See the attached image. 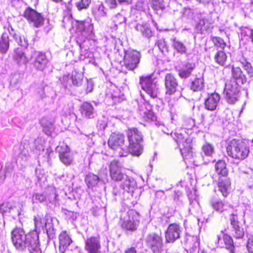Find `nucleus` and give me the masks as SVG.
Returning <instances> with one entry per match:
<instances>
[{"mask_svg": "<svg viewBox=\"0 0 253 253\" xmlns=\"http://www.w3.org/2000/svg\"><path fill=\"white\" fill-rule=\"evenodd\" d=\"M223 240L225 245V248L230 253H235V246L232 238L228 234L224 233L223 235Z\"/></svg>", "mask_w": 253, "mask_h": 253, "instance_id": "nucleus-30", "label": "nucleus"}, {"mask_svg": "<svg viewBox=\"0 0 253 253\" xmlns=\"http://www.w3.org/2000/svg\"><path fill=\"white\" fill-rule=\"evenodd\" d=\"M210 116H211V117L213 118V119H214V118H215V115H213V114H211V115H210Z\"/></svg>", "mask_w": 253, "mask_h": 253, "instance_id": "nucleus-58", "label": "nucleus"}, {"mask_svg": "<svg viewBox=\"0 0 253 253\" xmlns=\"http://www.w3.org/2000/svg\"><path fill=\"white\" fill-rule=\"evenodd\" d=\"M34 197L36 200L40 202H43L46 200V197L43 194L37 193Z\"/></svg>", "mask_w": 253, "mask_h": 253, "instance_id": "nucleus-52", "label": "nucleus"}, {"mask_svg": "<svg viewBox=\"0 0 253 253\" xmlns=\"http://www.w3.org/2000/svg\"><path fill=\"white\" fill-rule=\"evenodd\" d=\"M202 150L204 154L208 156H211L213 153V148L209 143H206L202 146Z\"/></svg>", "mask_w": 253, "mask_h": 253, "instance_id": "nucleus-44", "label": "nucleus"}, {"mask_svg": "<svg viewBox=\"0 0 253 253\" xmlns=\"http://www.w3.org/2000/svg\"><path fill=\"white\" fill-rule=\"evenodd\" d=\"M174 48L179 53H185L186 51V48L183 43L180 42L174 41L173 43Z\"/></svg>", "mask_w": 253, "mask_h": 253, "instance_id": "nucleus-40", "label": "nucleus"}, {"mask_svg": "<svg viewBox=\"0 0 253 253\" xmlns=\"http://www.w3.org/2000/svg\"><path fill=\"white\" fill-rule=\"evenodd\" d=\"M242 67L250 77H253V67L251 63L245 59L244 62H241Z\"/></svg>", "mask_w": 253, "mask_h": 253, "instance_id": "nucleus-39", "label": "nucleus"}, {"mask_svg": "<svg viewBox=\"0 0 253 253\" xmlns=\"http://www.w3.org/2000/svg\"><path fill=\"white\" fill-rule=\"evenodd\" d=\"M180 233L181 230L179 224L176 223H170L165 232L166 242L173 243L179 238Z\"/></svg>", "mask_w": 253, "mask_h": 253, "instance_id": "nucleus-12", "label": "nucleus"}, {"mask_svg": "<svg viewBox=\"0 0 253 253\" xmlns=\"http://www.w3.org/2000/svg\"><path fill=\"white\" fill-rule=\"evenodd\" d=\"M100 248L99 237L91 236L86 238L84 249L88 253H98Z\"/></svg>", "mask_w": 253, "mask_h": 253, "instance_id": "nucleus-15", "label": "nucleus"}, {"mask_svg": "<svg viewBox=\"0 0 253 253\" xmlns=\"http://www.w3.org/2000/svg\"><path fill=\"white\" fill-rule=\"evenodd\" d=\"M91 3V0H79L76 3V6L78 10L87 9Z\"/></svg>", "mask_w": 253, "mask_h": 253, "instance_id": "nucleus-38", "label": "nucleus"}, {"mask_svg": "<svg viewBox=\"0 0 253 253\" xmlns=\"http://www.w3.org/2000/svg\"><path fill=\"white\" fill-rule=\"evenodd\" d=\"M34 220L35 228L36 229L40 228V227H43V226L45 224L44 222V219L43 217L40 215H38L37 216H35Z\"/></svg>", "mask_w": 253, "mask_h": 253, "instance_id": "nucleus-41", "label": "nucleus"}, {"mask_svg": "<svg viewBox=\"0 0 253 253\" xmlns=\"http://www.w3.org/2000/svg\"><path fill=\"white\" fill-rule=\"evenodd\" d=\"M124 253H137V251L134 247H130L125 250Z\"/></svg>", "mask_w": 253, "mask_h": 253, "instance_id": "nucleus-53", "label": "nucleus"}, {"mask_svg": "<svg viewBox=\"0 0 253 253\" xmlns=\"http://www.w3.org/2000/svg\"><path fill=\"white\" fill-rule=\"evenodd\" d=\"M140 52L136 50L126 52L123 58L124 66L128 70L133 71L140 63Z\"/></svg>", "mask_w": 253, "mask_h": 253, "instance_id": "nucleus-8", "label": "nucleus"}, {"mask_svg": "<svg viewBox=\"0 0 253 253\" xmlns=\"http://www.w3.org/2000/svg\"><path fill=\"white\" fill-rule=\"evenodd\" d=\"M153 74L142 76L139 78V84L142 89L146 92L151 97L153 98L157 97V93L155 91L154 86L156 83L154 82L153 78Z\"/></svg>", "mask_w": 253, "mask_h": 253, "instance_id": "nucleus-9", "label": "nucleus"}, {"mask_svg": "<svg viewBox=\"0 0 253 253\" xmlns=\"http://www.w3.org/2000/svg\"><path fill=\"white\" fill-rule=\"evenodd\" d=\"M127 188L128 189H129V187L128 186H126V187H124V189H125V188Z\"/></svg>", "mask_w": 253, "mask_h": 253, "instance_id": "nucleus-60", "label": "nucleus"}, {"mask_svg": "<svg viewBox=\"0 0 253 253\" xmlns=\"http://www.w3.org/2000/svg\"><path fill=\"white\" fill-rule=\"evenodd\" d=\"M205 87V81L203 77L195 78L190 83V89L194 92L200 91Z\"/></svg>", "mask_w": 253, "mask_h": 253, "instance_id": "nucleus-25", "label": "nucleus"}, {"mask_svg": "<svg viewBox=\"0 0 253 253\" xmlns=\"http://www.w3.org/2000/svg\"><path fill=\"white\" fill-rule=\"evenodd\" d=\"M47 63V59L44 53L39 52L35 60V65L39 70H43Z\"/></svg>", "mask_w": 253, "mask_h": 253, "instance_id": "nucleus-29", "label": "nucleus"}, {"mask_svg": "<svg viewBox=\"0 0 253 253\" xmlns=\"http://www.w3.org/2000/svg\"><path fill=\"white\" fill-rule=\"evenodd\" d=\"M242 85L231 80L226 82L223 92L228 103L234 104L241 98Z\"/></svg>", "mask_w": 253, "mask_h": 253, "instance_id": "nucleus-3", "label": "nucleus"}, {"mask_svg": "<svg viewBox=\"0 0 253 253\" xmlns=\"http://www.w3.org/2000/svg\"><path fill=\"white\" fill-rule=\"evenodd\" d=\"M145 242L146 247L153 253H162L164 251V241L161 230L148 234Z\"/></svg>", "mask_w": 253, "mask_h": 253, "instance_id": "nucleus-4", "label": "nucleus"}, {"mask_svg": "<svg viewBox=\"0 0 253 253\" xmlns=\"http://www.w3.org/2000/svg\"><path fill=\"white\" fill-rule=\"evenodd\" d=\"M59 158L60 161L66 166H69L72 163V156L70 149L67 145L65 146L64 147H62V150L59 153Z\"/></svg>", "mask_w": 253, "mask_h": 253, "instance_id": "nucleus-22", "label": "nucleus"}, {"mask_svg": "<svg viewBox=\"0 0 253 253\" xmlns=\"http://www.w3.org/2000/svg\"><path fill=\"white\" fill-rule=\"evenodd\" d=\"M227 67L231 68V77L229 80L242 85L248 83L247 78L240 67L231 64L228 65Z\"/></svg>", "mask_w": 253, "mask_h": 253, "instance_id": "nucleus-14", "label": "nucleus"}, {"mask_svg": "<svg viewBox=\"0 0 253 253\" xmlns=\"http://www.w3.org/2000/svg\"><path fill=\"white\" fill-rule=\"evenodd\" d=\"M220 100L219 95L216 92L209 94L204 102L205 108L209 111L215 110Z\"/></svg>", "mask_w": 253, "mask_h": 253, "instance_id": "nucleus-18", "label": "nucleus"}, {"mask_svg": "<svg viewBox=\"0 0 253 253\" xmlns=\"http://www.w3.org/2000/svg\"><path fill=\"white\" fill-rule=\"evenodd\" d=\"M19 44L21 47L15 48L13 59L18 64H25L28 62V58L25 52V50L28 45V40L24 38L23 42L22 39H20Z\"/></svg>", "mask_w": 253, "mask_h": 253, "instance_id": "nucleus-13", "label": "nucleus"}, {"mask_svg": "<svg viewBox=\"0 0 253 253\" xmlns=\"http://www.w3.org/2000/svg\"><path fill=\"white\" fill-rule=\"evenodd\" d=\"M12 209V206L9 202L3 203L0 205V211L2 214L9 212Z\"/></svg>", "mask_w": 253, "mask_h": 253, "instance_id": "nucleus-42", "label": "nucleus"}, {"mask_svg": "<svg viewBox=\"0 0 253 253\" xmlns=\"http://www.w3.org/2000/svg\"><path fill=\"white\" fill-rule=\"evenodd\" d=\"M140 30L143 37L147 38H149L152 37V31L149 28L142 26Z\"/></svg>", "mask_w": 253, "mask_h": 253, "instance_id": "nucleus-49", "label": "nucleus"}, {"mask_svg": "<svg viewBox=\"0 0 253 253\" xmlns=\"http://www.w3.org/2000/svg\"><path fill=\"white\" fill-rule=\"evenodd\" d=\"M251 36L252 38V41L253 42V30H251Z\"/></svg>", "mask_w": 253, "mask_h": 253, "instance_id": "nucleus-57", "label": "nucleus"}, {"mask_svg": "<svg viewBox=\"0 0 253 253\" xmlns=\"http://www.w3.org/2000/svg\"><path fill=\"white\" fill-rule=\"evenodd\" d=\"M32 238L31 234L26 235L25 231L19 227H15L11 232L12 241L17 249L24 248L28 245Z\"/></svg>", "mask_w": 253, "mask_h": 253, "instance_id": "nucleus-6", "label": "nucleus"}, {"mask_svg": "<svg viewBox=\"0 0 253 253\" xmlns=\"http://www.w3.org/2000/svg\"><path fill=\"white\" fill-rule=\"evenodd\" d=\"M202 253H204L203 252H202Z\"/></svg>", "mask_w": 253, "mask_h": 253, "instance_id": "nucleus-62", "label": "nucleus"}, {"mask_svg": "<svg viewBox=\"0 0 253 253\" xmlns=\"http://www.w3.org/2000/svg\"><path fill=\"white\" fill-rule=\"evenodd\" d=\"M92 90V88L89 90V91Z\"/></svg>", "mask_w": 253, "mask_h": 253, "instance_id": "nucleus-61", "label": "nucleus"}, {"mask_svg": "<svg viewBox=\"0 0 253 253\" xmlns=\"http://www.w3.org/2000/svg\"><path fill=\"white\" fill-rule=\"evenodd\" d=\"M139 110L146 121H153L156 119L155 115L152 110V107L149 102H145L141 105Z\"/></svg>", "mask_w": 253, "mask_h": 253, "instance_id": "nucleus-21", "label": "nucleus"}, {"mask_svg": "<svg viewBox=\"0 0 253 253\" xmlns=\"http://www.w3.org/2000/svg\"><path fill=\"white\" fill-rule=\"evenodd\" d=\"M202 118H203V121H206V119H205V118H204V115H202Z\"/></svg>", "mask_w": 253, "mask_h": 253, "instance_id": "nucleus-59", "label": "nucleus"}, {"mask_svg": "<svg viewBox=\"0 0 253 253\" xmlns=\"http://www.w3.org/2000/svg\"><path fill=\"white\" fill-rule=\"evenodd\" d=\"M229 218L230 223L232 226V227L240 224L239 221L238 219V215L237 214H231L229 215Z\"/></svg>", "mask_w": 253, "mask_h": 253, "instance_id": "nucleus-48", "label": "nucleus"}, {"mask_svg": "<svg viewBox=\"0 0 253 253\" xmlns=\"http://www.w3.org/2000/svg\"><path fill=\"white\" fill-rule=\"evenodd\" d=\"M228 155L238 161H243L248 157L250 153L248 145L242 139L234 138L226 146Z\"/></svg>", "mask_w": 253, "mask_h": 253, "instance_id": "nucleus-1", "label": "nucleus"}, {"mask_svg": "<svg viewBox=\"0 0 253 253\" xmlns=\"http://www.w3.org/2000/svg\"><path fill=\"white\" fill-rule=\"evenodd\" d=\"M157 45L160 50L163 53L168 52L169 46L164 39L159 40L157 42Z\"/></svg>", "mask_w": 253, "mask_h": 253, "instance_id": "nucleus-43", "label": "nucleus"}, {"mask_svg": "<svg viewBox=\"0 0 253 253\" xmlns=\"http://www.w3.org/2000/svg\"><path fill=\"white\" fill-rule=\"evenodd\" d=\"M9 32H3L0 38V53L5 54L9 49Z\"/></svg>", "mask_w": 253, "mask_h": 253, "instance_id": "nucleus-24", "label": "nucleus"}, {"mask_svg": "<svg viewBox=\"0 0 253 253\" xmlns=\"http://www.w3.org/2000/svg\"><path fill=\"white\" fill-rule=\"evenodd\" d=\"M181 154L184 159H191L193 157L192 144L191 141L185 140L179 145Z\"/></svg>", "mask_w": 253, "mask_h": 253, "instance_id": "nucleus-20", "label": "nucleus"}, {"mask_svg": "<svg viewBox=\"0 0 253 253\" xmlns=\"http://www.w3.org/2000/svg\"><path fill=\"white\" fill-rule=\"evenodd\" d=\"M139 213L134 210H129L127 212V216L126 217H123V218L130 219L132 220V222L139 221Z\"/></svg>", "mask_w": 253, "mask_h": 253, "instance_id": "nucleus-36", "label": "nucleus"}, {"mask_svg": "<svg viewBox=\"0 0 253 253\" xmlns=\"http://www.w3.org/2000/svg\"><path fill=\"white\" fill-rule=\"evenodd\" d=\"M232 231L234 232V236L235 238L240 239L243 238L245 232L243 228L240 225L232 227Z\"/></svg>", "mask_w": 253, "mask_h": 253, "instance_id": "nucleus-37", "label": "nucleus"}, {"mask_svg": "<svg viewBox=\"0 0 253 253\" xmlns=\"http://www.w3.org/2000/svg\"><path fill=\"white\" fill-rule=\"evenodd\" d=\"M23 16L34 28H39L44 24L45 18L43 15L30 6L25 8Z\"/></svg>", "mask_w": 253, "mask_h": 253, "instance_id": "nucleus-7", "label": "nucleus"}, {"mask_svg": "<svg viewBox=\"0 0 253 253\" xmlns=\"http://www.w3.org/2000/svg\"><path fill=\"white\" fill-rule=\"evenodd\" d=\"M77 30L78 32L83 33L87 31V26L88 24L86 25L85 21H77Z\"/></svg>", "mask_w": 253, "mask_h": 253, "instance_id": "nucleus-45", "label": "nucleus"}, {"mask_svg": "<svg viewBox=\"0 0 253 253\" xmlns=\"http://www.w3.org/2000/svg\"><path fill=\"white\" fill-rule=\"evenodd\" d=\"M119 2L120 3L126 2L127 3H130L131 2L132 0H118Z\"/></svg>", "mask_w": 253, "mask_h": 253, "instance_id": "nucleus-54", "label": "nucleus"}, {"mask_svg": "<svg viewBox=\"0 0 253 253\" xmlns=\"http://www.w3.org/2000/svg\"><path fill=\"white\" fill-rule=\"evenodd\" d=\"M245 178L248 182L249 187L251 188H253V170H251L249 172H248Z\"/></svg>", "mask_w": 253, "mask_h": 253, "instance_id": "nucleus-47", "label": "nucleus"}, {"mask_svg": "<svg viewBox=\"0 0 253 253\" xmlns=\"http://www.w3.org/2000/svg\"><path fill=\"white\" fill-rule=\"evenodd\" d=\"M99 180V177L93 173L88 174L85 178V182L89 188L95 186Z\"/></svg>", "mask_w": 253, "mask_h": 253, "instance_id": "nucleus-31", "label": "nucleus"}, {"mask_svg": "<svg viewBox=\"0 0 253 253\" xmlns=\"http://www.w3.org/2000/svg\"><path fill=\"white\" fill-rule=\"evenodd\" d=\"M109 168L110 177L115 181H121L126 176V174L122 172V165L117 160L111 162Z\"/></svg>", "mask_w": 253, "mask_h": 253, "instance_id": "nucleus-11", "label": "nucleus"}, {"mask_svg": "<svg viewBox=\"0 0 253 253\" xmlns=\"http://www.w3.org/2000/svg\"><path fill=\"white\" fill-rule=\"evenodd\" d=\"M59 250L60 252L64 253L72 243L71 238L66 231H62L59 235Z\"/></svg>", "mask_w": 253, "mask_h": 253, "instance_id": "nucleus-17", "label": "nucleus"}, {"mask_svg": "<svg viewBox=\"0 0 253 253\" xmlns=\"http://www.w3.org/2000/svg\"><path fill=\"white\" fill-rule=\"evenodd\" d=\"M218 190L224 197H227L230 193L231 182L230 178L228 176L220 177L217 183Z\"/></svg>", "mask_w": 253, "mask_h": 253, "instance_id": "nucleus-16", "label": "nucleus"}, {"mask_svg": "<svg viewBox=\"0 0 253 253\" xmlns=\"http://www.w3.org/2000/svg\"><path fill=\"white\" fill-rule=\"evenodd\" d=\"M195 67L194 62L187 61L178 71V75L181 79L188 78L192 75Z\"/></svg>", "mask_w": 253, "mask_h": 253, "instance_id": "nucleus-19", "label": "nucleus"}, {"mask_svg": "<svg viewBox=\"0 0 253 253\" xmlns=\"http://www.w3.org/2000/svg\"><path fill=\"white\" fill-rule=\"evenodd\" d=\"M105 2L107 6L110 9L115 8L117 6L116 0H105Z\"/></svg>", "mask_w": 253, "mask_h": 253, "instance_id": "nucleus-50", "label": "nucleus"}, {"mask_svg": "<svg viewBox=\"0 0 253 253\" xmlns=\"http://www.w3.org/2000/svg\"><path fill=\"white\" fill-rule=\"evenodd\" d=\"M247 247L250 253H253V238H249L248 239Z\"/></svg>", "mask_w": 253, "mask_h": 253, "instance_id": "nucleus-51", "label": "nucleus"}, {"mask_svg": "<svg viewBox=\"0 0 253 253\" xmlns=\"http://www.w3.org/2000/svg\"><path fill=\"white\" fill-rule=\"evenodd\" d=\"M128 142L127 150L133 156H139L143 151L141 143L143 141V135L136 127L129 128L126 131Z\"/></svg>", "mask_w": 253, "mask_h": 253, "instance_id": "nucleus-2", "label": "nucleus"}, {"mask_svg": "<svg viewBox=\"0 0 253 253\" xmlns=\"http://www.w3.org/2000/svg\"><path fill=\"white\" fill-rule=\"evenodd\" d=\"M211 207L217 212H222L226 210V204L221 200H217L212 197L211 201Z\"/></svg>", "mask_w": 253, "mask_h": 253, "instance_id": "nucleus-27", "label": "nucleus"}, {"mask_svg": "<svg viewBox=\"0 0 253 253\" xmlns=\"http://www.w3.org/2000/svg\"><path fill=\"white\" fill-rule=\"evenodd\" d=\"M214 45L218 49L220 48V50H224L226 46V43L223 39L220 37L215 36L211 38Z\"/></svg>", "mask_w": 253, "mask_h": 253, "instance_id": "nucleus-35", "label": "nucleus"}, {"mask_svg": "<svg viewBox=\"0 0 253 253\" xmlns=\"http://www.w3.org/2000/svg\"><path fill=\"white\" fill-rule=\"evenodd\" d=\"M94 108L92 104L88 102H84L81 107V113L82 115L88 118L93 117Z\"/></svg>", "mask_w": 253, "mask_h": 253, "instance_id": "nucleus-28", "label": "nucleus"}, {"mask_svg": "<svg viewBox=\"0 0 253 253\" xmlns=\"http://www.w3.org/2000/svg\"><path fill=\"white\" fill-rule=\"evenodd\" d=\"M28 246H30L29 249L30 253H42L37 238H32V240L29 241Z\"/></svg>", "mask_w": 253, "mask_h": 253, "instance_id": "nucleus-33", "label": "nucleus"}, {"mask_svg": "<svg viewBox=\"0 0 253 253\" xmlns=\"http://www.w3.org/2000/svg\"><path fill=\"white\" fill-rule=\"evenodd\" d=\"M152 8L156 10L163 9L165 6L163 0H152Z\"/></svg>", "mask_w": 253, "mask_h": 253, "instance_id": "nucleus-46", "label": "nucleus"}, {"mask_svg": "<svg viewBox=\"0 0 253 253\" xmlns=\"http://www.w3.org/2000/svg\"><path fill=\"white\" fill-rule=\"evenodd\" d=\"M108 145L112 149L121 150L120 156H125L124 153H126L127 151L125 135L120 132L115 131L110 134L108 140Z\"/></svg>", "mask_w": 253, "mask_h": 253, "instance_id": "nucleus-5", "label": "nucleus"}, {"mask_svg": "<svg viewBox=\"0 0 253 253\" xmlns=\"http://www.w3.org/2000/svg\"><path fill=\"white\" fill-rule=\"evenodd\" d=\"M164 85L165 95L169 97L174 95L177 91L179 84L177 79L172 73H168L165 76Z\"/></svg>", "mask_w": 253, "mask_h": 253, "instance_id": "nucleus-10", "label": "nucleus"}, {"mask_svg": "<svg viewBox=\"0 0 253 253\" xmlns=\"http://www.w3.org/2000/svg\"><path fill=\"white\" fill-rule=\"evenodd\" d=\"M200 2L205 3V2H208L210 1V0H197Z\"/></svg>", "mask_w": 253, "mask_h": 253, "instance_id": "nucleus-55", "label": "nucleus"}, {"mask_svg": "<svg viewBox=\"0 0 253 253\" xmlns=\"http://www.w3.org/2000/svg\"><path fill=\"white\" fill-rule=\"evenodd\" d=\"M84 75L81 72L74 71L72 74V80L73 84L78 86H80L83 80Z\"/></svg>", "mask_w": 253, "mask_h": 253, "instance_id": "nucleus-34", "label": "nucleus"}, {"mask_svg": "<svg viewBox=\"0 0 253 253\" xmlns=\"http://www.w3.org/2000/svg\"><path fill=\"white\" fill-rule=\"evenodd\" d=\"M215 172L218 175V178L228 176L229 171L227 164L224 160L218 161L214 165Z\"/></svg>", "mask_w": 253, "mask_h": 253, "instance_id": "nucleus-23", "label": "nucleus"}, {"mask_svg": "<svg viewBox=\"0 0 253 253\" xmlns=\"http://www.w3.org/2000/svg\"><path fill=\"white\" fill-rule=\"evenodd\" d=\"M213 59L216 64L223 66L227 60V55L224 50H217L213 56Z\"/></svg>", "mask_w": 253, "mask_h": 253, "instance_id": "nucleus-26", "label": "nucleus"}, {"mask_svg": "<svg viewBox=\"0 0 253 253\" xmlns=\"http://www.w3.org/2000/svg\"><path fill=\"white\" fill-rule=\"evenodd\" d=\"M63 0H52L53 1L56 2V3H58V2H60L61 1H62Z\"/></svg>", "mask_w": 253, "mask_h": 253, "instance_id": "nucleus-56", "label": "nucleus"}, {"mask_svg": "<svg viewBox=\"0 0 253 253\" xmlns=\"http://www.w3.org/2000/svg\"><path fill=\"white\" fill-rule=\"evenodd\" d=\"M121 219L123 220L122 227L124 229L127 231H133L136 230V222H132L130 219H126L123 218L122 215H121Z\"/></svg>", "mask_w": 253, "mask_h": 253, "instance_id": "nucleus-32", "label": "nucleus"}]
</instances>
